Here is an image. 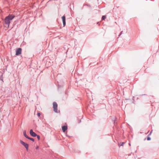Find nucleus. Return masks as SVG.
<instances>
[{
    "mask_svg": "<svg viewBox=\"0 0 159 159\" xmlns=\"http://www.w3.org/2000/svg\"><path fill=\"white\" fill-rule=\"evenodd\" d=\"M15 17L14 15L12 14H9L8 16H6L4 19V22L5 24L7 25V27H9L11 23V20H12Z\"/></svg>",
    "mask_w": 159,
    "mask_h": 159,
    "instance_id": "1",
    "label": "nucleus"
},
{
    "mask_svg": "<svg viewBox=\"0 0 159 159\" xmlns=\"http://www.w3.org/2000/svg\"><path fill=\"white\" fill-rule=\"evenodd\" d=\"M53 105L54 111L55 112H57V103L55 102H53Z\"/></svg>",
    "mask_w": 159,
    "mask_h": 159,
    "instance_id": "2",
    "label": "nucleus"
},
{
    "mask_svg": "<svg viewBox=\"0 0 159 159\" xmlns=\"http://www.w3.org/2000/svg\"><path fill=\"white\" fill-rule=\"evenodd\" d=\"M20 142L21 144L23 146H24L26 150H28L29 147L28 144L21 140H20Z\"/></svg>",
    "mask_w": 159,
    "mask_h": 159,
    "instance_id": "3",
    "label": "nucleus"
},
{
    "mask_svg": "<svg viewBox=\"0 0 159 159\" xmlns=\"http://www.w3.org/2000/svg\"><path fill=\"white\" fill-rule=\"evenodd\" d=\"M22 49L20 48H19L16 50V55L18 56L21 54Z\"/></svg>",
    "mask_w": 159,
    "mask_h": 159,
    "instance_id": "4",
    "label": "nucleus"
},
{
    "mask_svg": "<svg viewBox=\"0 0 159 159\" xmlns=\"http://www.w3.org/2000/svg\"><path fill=\"white\" fill-rule=\"evenodd\" d=\"M30 134L33 137H36L37 136V134L34 132H33V130L31 129L30 131Z\"/></svg>",
    "mask_w": 159,
    "mask_h": 159,
    "instance_id": "5",
    "label": "nucleus"
},
{
    "mask_svg": "<svg viewBox=\"0 0 159 159\" xmlns=\"http://www.w3.org/2000/svg\"><path fill=\"white\" fill-rule=\"evenodd\" d=\"M62 19L63 21V26H65L66 25V18L65 16L62 17Z\"/></svg>",
    "mask_w": 159,
    "mask_h": 159,
    "instance_id": "6",
    "label": "nucleus"
},
{
    "mask_svg": "<svg viewBox=\"0 0 159 159\" xmlns=\"http://www.w3.org/2000/svg\"><path fill=\"white\" fill-rule=\"evenodd\" d=\"M63 131L65 132L67 129V127L66 126H63L62 127Z\"/></svg>",
    "mask_w": 159,
    "mask_h": 159,
    "instance_id": "7",
    "label": "nucleus"
},
{
    "mask_svg": "<svg viewBox=\"0 0 159 159\" xmlns=\"http://www.w3.org/2000/svg\"><path fill=\"white\" fill-rule=\"evenodd\" d=\"M23 134L24 136L27 139L29 137L28 136V135L26 134V131H25L23 132Z\"/></svg>",
    "mask_w": 159,
    "mask_h": 159,
    "instance_id": "8",
    "label": "nucleus"
},
{
    "mask_svg": "<svg viewBox=\"0 0 159 159\" xmlns=\"http://www.w3.org/2000/svg\"><path fill=\"white\" fill-rule=\"evenodd\" d=\"M28 139L32 141L33 142L34 141V139L33 138H30V137H28L27 138Z\"/></svg>",
    "mask_w": 159,
    "mask_h": 159,
    "instance_id": "9",
    "label": "nucleus"
},
{
    "mask_svg": "<svg viewBox=\"0 0 159 159\" xmlns=\"http://www.w3.org/2000/svg\"><path fill=\"white\" fill-rule=\"evenodd\" d=\"M124 143V142H120L119 145L120 146H123Z\"/></svg>",
    "mask_w": 159,
    "mask_h": 159,
    "instance_id": "10",
    "label": "nucleus"
},
{
    "mask_svg": "<svg viewBox=\"0 0 159 159\" xmlns=\"http://www.w3.org/2000/svg\"><path fill=\"white\" fill-rule=\"evenodd\" d=\"M106 18V16H103L102 18V20H104Z\"/></svg>",
    "mask_w": 159,
    "mask_h": 159,
    "instance_id": "11",
    "label": "nucleus"
},
{
    "mask_svg": "<svg viewBox=\"0 0 159 159\" xmlns=\"http://www.w3.org/2000/svg\"><path fill=\"white\" fill-rule=\"evenodd\" d=\"M37 136V139H38V140H39L40 139V136L39 135H37V136Z\"/></svg>",
    "mask_w": 159,
    "mask_h": 159,
    "instance_id": "12",
    "label": "nucleus"
},
{
    "mask_svg": "<svg viewBox=\"0 0 159 159\" xmlns=\"http://www.w3.org/2000/svg\"><path fill=\"white\" fill-rule=\"evenodd\" d=\"M37 116H39V117H40V113L39 112H38L37 113Z\"/></svg>",
    "mask_w": 159,
    "mask_h": 159,
    "instance_id": "13",
    "label": "nucleus"
},
{
    "mask_svg": "<svg viewBox=\"0 0 159 159\" xmlns=\"http://www.w3.org/2000/svg\"><path fill=\"white\" fill-rule=\"evenodd\" d=\"M151 139V138L150 137H148L147 138V140H150Z\"/></svg>",
    "mask_w": 159,
    "mask_h": 159,
    "instance_id": "14",
    "label": "nucleus"
},
{
    "mask_svg": "<svg viewBox=\"0 0 159 159\" xmlns=\"http://www.w3.org/2000/svg\"><path fill=\"white\" fill-rule=\"evenodd\" d=\"M113 121H114V123L115 124L116 122V119H115L114 120H113Z\"/></svg>",
    "mask_w": 159,
    "mask_h": 159,
    "instance_id": "15",
    "label": "nucleus"
},
{
    "mask_svg": "<svg viewBox=\"0 0 159 159\" xmlns=\"http://www.w3.org/2000/svg\"><path fill=\"white\" fill-rule=\"evenodd\" d=\"M152 130L150 132V134H149V135H150L151 134H152Z\"/></svg>",
    "mask_w": 159,
    "mask_h": 159,
    "instance_id": "16",
    "label": "nucleus"
},
{
    "mask_svg": "<svg viewBox=\"0 0 159 159\" xmlns=\"http://www.w3.org/2000/svg\"><path fill=\"white\" fill-rule=\"evenodd\" d=\"M122 32H123V31H122L121 32L119 35V36H120L121 34H122Z\"/></svg>",
    "mask_w": 159,
    "mask_h": 159,
    "instance_id": "17",
    "label": "nucleus"
},
{
    "mask_svg": "<svg viewBox=\"0 0 159 159\" xmlns=\"http://www.w3.org/2000/svg\"><path fill=\"white\" fill-rule=\"evenodd\" d=\"M129 145L130 146V145H130V143H129Z\"/></svg>",
    "mask_w": 159,
    "mask_h": 159,
    "instance_id": "18",
    "label": "nucleus"
}]
</instances>
